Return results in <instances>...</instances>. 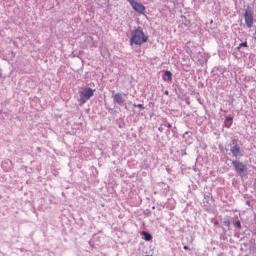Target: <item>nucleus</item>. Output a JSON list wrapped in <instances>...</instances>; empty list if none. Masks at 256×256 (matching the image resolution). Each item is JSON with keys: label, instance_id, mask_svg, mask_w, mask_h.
I'll list each match as a JSON object with an SVG mask.
<instances>
[{"label": "nucleus", "instance_id": "6ab92c4d", "mask_svg": "<svg viewBox=\"0 0 256 256\" xmlns=\"http://www.w3.org/2000/svg\"><path fill=\"white\" fill-rule=\"evenodd\" d=\"M185 251L189 250V246H184Z\"/></svg>", "mask_w": 256, "mask_h": 256}, {"label": "nucleus", "instance_id": "f257e3e1", "mask_svg": "<svg viewBox=\"0 0 256 256\" xmlns=\"http://www.w3.org/2000/svg\"><path fill=\"white\" fill-rule=\"evenodd\" d=\"M148 40L149 37L145 35L141 26L131 31L130 45H143V43H147Z\"/></svg>", "mask_w": 256, "mask_h": 256}, {"label": "nucleus", "instance_id": "9d476101", "mask_svg": "<svg viewBox=\"0 0 256 256\" xmlns=\"http://www.w3.org/2000/svg\"><path fill=\"white\" fill-rule=\"evenodd\" d=\"M224 225L225 227H228V229L231 227V222L229 221V219L224 220Z\"/></svg>", "mask_w": 256, "mask_h": 256}, {"label": "nucleus", "instance_id": "ddd939ff", "mask_svg": "<svg viewBox=\"0 0 256 256\" xmlns=\"http://www.w3.org/2000/svg\"><path fill=\"white\" fill-rule=\"evenodd\" d=\"M241 47H247V42L240 43L237 49H241Z\"/></svg>", "mask_w": 256, "mask_h": 256}, {"label": "nucleus", "instance_id": "dca6fc26", "mask_svg": "<svg viewBox=\"0 0 256 256\" xmlns=\"http://www.w3.org/2000/svg\"><path fill=\"white\" fill-rule=\"evenodd\" d=\"M235 226L238 228V229H241V221H236L235 222Z\"/></svg>", "mask_w": 256, "mask_h": 256}, {"label": "nucleus", "instance_id": "a211bd4d", "mask_svg": "<svg viewBox=\"0 0 256 256\" xmlns=\"http://www.w3.org/2000/svg\"><path fill=\"white\" fill-rule=\"evenodd\" d=\"M1 77H3V72H2V70L0 68V79H1Z\"/></svg>", "mask_w": 256, "mask_h": 256}, {"label": "nucleus", "instance_id": "7ed1b4c3", "mask_svg": "<svg viewBox=\"0 0 256 256\" xmlns=\"http://www.w3.org/2000/svg\"><path fill=\"white\" fill-rule=\"evenodd\" d=\"M95 90L91 88H85L83 91H80L79 105H85L91 97H93Z\"/></svg>", "mask_w": 256, "mask_h": 256}, {"label": "nucleus", "instance_id": "20e7f679", "mask_svg": "<svg viewBox=\"0 0 256 256\" xmlns=\"http://www.w3.org/2000/svg\"><path fill=\"white\" fill-rule=\"evenodd\" d=\"M244 19L248 29H251V27H253V8H251V6H247Z\"/></svg>", "mask_w": 256, "mask_h": 256}, {"label": "nucleus", "instance_id": "39448f33", "mask_svg": "<svg viewBox=\"0 0 256 256\" xmlns=\"http://www.w3.org/2000/svg\"><path fill=\"white\" fill-rule=\"evenodd\" d=\"M230 152L232 153L233 157H236V159L239 157H243V149H241V146H239L237 140L232 141Z\"/></svg>", "mask_w": 256, "mask_h": 256}, {"label": "nucleus", "instance_id": "f8f14e48", "mask_svg": "<svg viewBox=\"0 0 256 256\" xmlns=\"http://www.w3.org/2000/svg\"><path fill=\"white\" fill-rule=\"evenodd\" d=\"M163 125H164V127H167L168 129H171V127H173L169 122H164Z\"/></svg>", "mask_w": 256, "mask_h": 256}, {"label": "nucleus", "instance_id": "f3484780", "mask_svg": "<svg viewBox=\"0 0 256 256\" xmlns=\"http://www.w3.org/2000/svg\"><path fill=\"white\" fill-rule=\"evenodd\" d=\"M127 1H128V3H130L131 7L133 6L134 3L137 2V1H135V0H127Z\"/></svg>", "mask_w": 256, "mask_h": 256}, {"label": "nucleus", "instance_id": "412c9836", "mask_svg": "<svg viewBox=\"0 0 256 256\" xmlns=\"http://www.w3.org/2000/svg\"><path fill=\"white\" fill-rule=\"evenodd\" d=\"M87 40H88V41H92V40H93V38H91V37H88V38H87Z\"/></svg>", "mask_w": 256, "mask_h": 256}, {"label": "nucleus", "instance_id": "423d86ee", "mask_svg": "<svg viewBox=\"0 0 256 256\" xmlns=\"http://www.w3.org/2000/svg\"><path fill=\"white\" fill-rule=\"evenodd\" d=\"M123 95L125 94L116 93L113 96V102L119 105L120 107H123V105H125V100L123 99Z\"/></svg>", "mask_w": 256, "mask_h": 256}, {"label": "nucleus", "instance_id": "0eeeda50", "mask_svg": "<svg viewBox=\"0 0 256 256\" xmlns=\"http://www.w3.org/2000/svg\"><path fill=\"white\" fill-rule=\"evenodd\" d=\"M132 8L134 9V11H136V13H145V6H143V4L139 2H134L132 4Z\"/></svg>", "mask_w": 256, "mask_h": 256}, {"label": "nucleus", "instance_id": "9b49d317", "mask_svg": "<svg viewBox=\"0 0 256 256\" xmlns=\"http://www.w3.org/2000/svg\"><path fill=\"white\" fill-rule=\"evenodd\" d=\"M133 107H137L138 109H145L143 104H133Z\"/></svg>", "mask_w": 256, "mask_h": 256}, {"label": "nucleus", "instance_id": "aec40b11", "mask_svg": "<svg viewBox=\"0 0 256 256\" xmlns=\"http://www.w3.org/2000/svg\"><path fill=\"white\" fill-rule=\"evenodd\" d=\"M164 95H169V91L166 90V91L164 92Z\"/></svg>", "mask_w": 256, "mask_h": 256}, {"label": "nucleus", "instance_id": "1a4fd4ad", "mask_svg": "<svg viewBox=\"0 0 256 256\" xmlns=\"http://www.w3.org/2000/svg\"><path fill=\"white\" fill-rule=\"evenodd\" d=\"M165 77H167V81H172L173 80V73L171 71L166 70L165 71Z\"/></svg>", "mask_w": 256, "mask_h": 256}, {"label": "nucleus", "instance_id": "6e6552de", "mask_svg": "<svg viewBox=\"0 0 256 256\" xmlns=\"http://www.w3.org/2000/svg\"><path fill=\"white\" fill-rule=\"evenodd\" d=\"M142 235H143L145 241H151V239H153V237L151 236V234L148 233V232L143 231V232H142Z\"/></svg>", "mask_w": 256, "mask_h": 256}, {"label": "nucleus", "instance_id": "4468645a", "mask_svg": "<svg viewBox=\"0 0 256 256\" xmlns=\"http://www.w3.org/2000/svg\"><path fill=\"white\" fill-rule=\"evenodd\" d=\"M165 125L161 124L160 127L158 128V131H160V133H163V131L165 130Z\"/></svg>", "mask_w": 256, "mask_h": 256}, {"label": "nucleus", "instance_id": "f03ea898", "mask_svg": "<svg viewBox=\"0 0 256 256\" xmlns=\"http://www.w3.org/2000/svg\"><path fill=\"white\" fill-rule=\"evenodd\" d=\"M232 165L235 169V172L239 177H245L247 175V165L239 160H233Z\"/></svg>", "mask_w": 256, "mask_h": 256}, {"label": "nucleus", "instance_id": "4be33fe9", "mask_svg": "<svg viewBox=\"0 0 256 256\" xmlns=\"http://www.w3.org/2000/svg\"><path fill=\"white\" fill-rule=\"evenodd\" d=\"M214 225H219V221L214 222Z\"/></svg>", "mask_w": 256, "mask_h": 256}, {"label": "nucleus", "instance_id": "2eb2a0df", "mask_svg": "<svg viewBox=\"0 0 256 256\" xmlns=\"http://www.w3.org/2000/svg\"><path fill=\"white\" fill-rule=\"evenodd\" d=\"M231 121H233V117H231V116L226 117V119H225L226 123H229Z\"/></svg>", "mask_w": 256, "mask_h": 256}]
</instances>
